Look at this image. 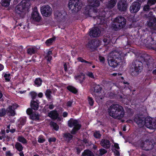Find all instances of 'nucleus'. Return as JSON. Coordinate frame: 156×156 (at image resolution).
<instances>
[{"label": "nucleus", "instance_id": "nucleus-1", "mask_svg": "<svg viewBox=\"0 0 156 156\" xmlns=\"http://www.w3.org/2000/svg\"><path fill=\"white\" fill-rule=\"evenodd\" d=\"M84 13L87 16L93 17L95 21H97V24L101 25L104 23V18L106 13L103 9L98 11L97 9L91 8L90 6H88L86 7Z\"/></svg>", "mask_w": 156, "mask_h": 156}, {"label": "nucleus", "instance_id": "nucleus-2", "mask_svg": "<svg viewBox=\"0 0 156 156\" xmlns=\"http://www.w3.org/2000/svg\"><path fill=\"white\" fill-rule=\"evenodd\" d=\"M107 112L110 116L118 119H121L125 114L123 107L119 104H115L111 105L108 108Z\"/></svg>", "mask_w": 156, "mask_h": 156}, {"label": "nucleus", "instance_id": "nucleus-3", "mask_svg": "<svg viewBox=\"0 0 156 156\" xmlns=\"http://www.w3.org/2000/svg\"><path fill=\"white\" fill-rule=\"evenodd\" d=\"M122 55L121 51H116L111 52L109 55L108 62L109 66L115 68L122 62L121 57Z\"/></svg>", "mask_w": 156, "mask_h": 156}, {"label": "nucleus", "instance_id": "nucleus-4", "mask_svg": "<svg viewBox=\"0 0 156 156\" xmlns=\"http://www.w3.org/2000/svg\"><path fill=\"white\" fill-rule=\"evenodd\" d=\"M126 24V20L123 16H118L113 20L112 27L115 30L121 29L124 27Z\"/></svg>", "mask_w": 156, "mask_h": 156}, {"label": "nucleus", "instance_id": "nucleus-5", "mask_svg": "<svg viewBox=\"0 0 156 156\" xmlns=\"http://www.w3.org/2000/svg\"><path fill=\"white\" fill-rule=\"evenodd\" d=\"M29 0H23L16 7L15 11L19 15L22 14L25 11V9L30 5Z\"/></svg>", "mask_w": 156, "mask_h": 156}, {"label": "nucleus", "instance_id": "nucleus-6", "mask_svg": "<svg viewBox=\"0 0 156 156\" xmlns=\"http://www.w3.org/2000/svg\"><path fill=\"white\" fill-rule=\"evenodd\" d=\"M82 5L81 0H70L69 7L73 12H78L81 9Z\"/></svg>", "mask_w": 156, "mask_h": 156}, {"label": "nucleus", "instance_id": "nucleus-7", "mask_svg": "<svg viewBox=\"0 0 156 156\" xmlns=\"http://www.w3.org/2000/svg\"><path fill=\"white\" fill-rule=\"evenodd\" d=\"M140 63H141V62L137 61L133 63L130 69L132 75L137 76L142 71V66Z\"/></svg>", "mask_w": 156, "mask_h": 156}, {"label": "nucleus", "instance_id": "nucleus-8", "mask_svg": "<svg viewBox=\"0 0 156 156\" xmlns=\"http://www.w3.org/2000/svg\"><path fill=\"white\" fill-rule=\"evenodd\" d=\"M68 126L70 127H74L71 132V133L72 134H76V131L78 130L80 128L81 126L78 122V121L76 120L72 119H70L68 122Z\"/></svg>", "mask_w": 156, "mask_h": 156}, {"label": "nucleus", "instance_id": "nucleus-9", "mask_svg": "<svg viewBox=\"0 0 156 156\" xmlns=\"http://www.w3.org/2000/svg\"><path fill=\"white\" fill-rule=\"evenodd\" d=\"M41 12L43 16L45 17L50 16L52 13V9L48 5H44L41 8Z\"/></svg>", "mask_w": 156, "mask_h": 156}, {"label": "nucleus", "instance_id": "nucleus-10", "mask_svg": "<svg viewBox=\"0 0 156 156\" xmlns=\"http://www.w3.org/2000/svg\"><path fill=\"white\" fill-rule=\"evenodd\" d=\"M146 118L143 115L138 114L135 116L134 120L139 126L142 127L144 125Z\"/></svg>", "mask_w": 156, "mask_h": 156}, {"label": "nucleus", "instance_id": "nucleus-11", "mask_svg": "<svg viewBox=\"0 0 156 156\" xmlns=\"http://www.w3.org/2000/svg\"><path fill=\"white\" fill-rule=\"evenodd\" d=\"M54 17L58 21L63 20L65 18L66 14L63 11L57 10L55 12Z\"/></svg>", "mask_w": 156, "mask_h": 156}, {"label": "nucleus", "instance_id": "nucleus-12", "mask_svg": "<svg viewBox=\"0 0 156 156\" xmlns=\"http://www.w3.org/2000/svg\"><path fill=\"white\" fill-rule=\"evenodd\" d=\"M145 125L147 128L150 129L156 128V126L154 124V120L151 118H146L145 121Z\"/></svg>", "mask_w": 156, "mask_h": 156}, {"label": "nucleus", "instance_id": "nucleus-13", "mask_svg": "<svg viewBox=\"0 0 156 156\" xmlns=\"http://www.w3.org/2000/svg\"><path fill=\"white\" fill-rule=\"evenodd\" d=\"M141 146L143 150L148 151L151 150L153 148L154 145L151 140H147L144 142L143 145Z\"/></svg>", "mask_w": 156, "mask_h": 156}, {"label": "nucleus", "instance_id": "nucleus-14", "mask_svg": "<svg viewBox=\"0 0 156 156\" xmlns=\"http://www.w3.org/2000/svg\"><path fill=\"white\" fill-rule=\"evenodd\" d=\"M140 4L138 2H135L132 3L130 7V11L132 13L138 12L140 9Z\"/></svg>", "mask_w": 156, "mask_h": 156}, {"label": "nucleus", "instance_id": "nucleus-15", "mask_svg": "<svg viewBox=\"0 0 156 156\" xmlns=\"http://www.w3.org/2000/svg\"><path fill=\"white\" fill-rule=\"evenodd\" d=\"M32 18L34 20L39 22L41 19V16L38 12L36 7L34 8L32 14Z\"/></svg>", "mask_w": 156, "mask_h": 156}, {"label": "nucleus", "instance_id": "nucleus-16", "mask_svg": "<svg viewBox=\"0 0 156 156\" xmlns=\"http://www.w3.org/2000/svg\"><path fill=\"white\" fill-rule=\"evenodd\" d=\"M126 3L124 0H121L117 4L118 8L121 11H125L126 9Z\"/></svg>", "mask_w": 156, "mask_h": 156}, {"label": "nucleus", "instance_id": "nucleus-17", "mask_svg": "<svg viewBox=\"0 0 156 156\" xmlns=\"http://www.w3.org/2000/svg\"><path fill=\"white\" fill-rule=\"evenodd\" d=\"M100 33L99 29L97 27H95L90 31L89 35L91 37H97L100 36Z\"/></svg>", "mask_w": 156, "mask_h": 156}, {"label": "nucleus", "instance_id": "nucleus-18", "mask_svg": "<svg viewBox=\"0 0 156 156\" xmlns=\"http://www.w3.org/2000/svg\"><path fill=\"white\" fill-rule=\"evenodd\" d=\"M98 41H97L92 40L89 42L87 45V47L91 50L94 49L98 46Z\"/></svg>", "mask_w": 156, "mask_h": 156}, {"label": "nucleus", "instance_id": "nucleus-19", "mask_svg": "<svg viewBox=\"0 0 156 156\" xmlns=\"http://www.w3.org/2000/svg\"><path fill=\"white\" fill-rule=\"evenodd\" d=\"M101 145L103 147L108 149L110 147L111 143L110 141L107 139H102L100 141Z\"/></svg>", "mask_w": 156, "mask_h": 156}, {"label": "nucleus", "instance_id": "nucleus-20", "mask_svg": "<svg viewBox=\"0 0 156 156\" xmlns=\"http://www.w3.org/2000/svg\"><path fill=\"white\" fill-rule=\"evenodd\" d=\"M117 2V0H108L106 2V6L108 9H111L115 6Z\"/></svg>", "mask_w": 156, "mask_h": 156}, {"label": "nucleus", "instance_id": "nucleus-21", "mask_svg": "<svg viewBox=\"0 0 156 156\" xmlns=\"http://www.w3.org/2000/svg\"><path fill=\"white\" fill-rule=\"evenodd\" d=\"M105 94L103 90H101L96 93L94 94V96L96 98V101L98 102L100 100H101L103 99Z\"/></svg>", "mask_w": 156, "mask_h": 156}, {"label": "nucleus", "instance_id": "nucleus-22", "mask_svg": "<svg viewBox=\"0 0 156 156\" xmlns=\"http://www.w3.org/2000/svg\"><path fill=\"white\" fill-rule=\"evenodd\" d=\"M155 3L156 0H148L147 4L144 6L143 10L145 11H148L150 9V6L154 5Z\"/></svg>", "mask_w": 156, "mask_h": 156}, {"label": "nucleus", "instance_id": "nucleus-23", "mask_svg": "<svg viewBox=\"0 0 156 156\" xmlns=\"http://www.w3.org/2000/svg\"><path fill=\"white\" fill-rule=\"evenodd\" d=\"M153 59L150 56L147 55L144 58V61H143V62H145L147 66H150L153 65Z\"/></svg>", "mask_w": 156, "mask_h": 156}, {"label": "nucleus", "instance_id": "nucleus-24", "mask_svg": "<svg viewBox=\"0 0 156 156\" xmlns=\"http://www.w3.org/2000/svg\"><path fill=\"white\" fill-rule=\"evenodd\" d=\"M73 136L70 133H64L63 134V138L64 140L67 142H69L72 140Z\"/></svg>", "mask_w": 156, "mask_h": 156}, {"label": "nucleus", "instance_id": "nucleus-25", "mask_svg": "<svg viewBox=\"0 0 156 156\" xmlns=\"http://www.w3.org/2000/svg\"><path fill=\"white\" fill-rule=\"evenodd\" d=\"M98 0H88L90 5L94 7H97L100 5V3Z\"/></svg>", "mask_w": 156, "mask_h": 156}, {"label": "nucleus", "instance_id": "nucleus-26", "mask_svg": "<svg viewBox=\"0 0 156 156\" xmlns=\"http://www.w3.org/2000/svg\"><path fill=\"white\" fill-rule=\"evenodd\" d=\"M7 114L9 116H14L15 114V111L12 109L11 106H9L6 109Z\"/></svg>", "mask_w": 156, "mask_h": 156}, {"label": "nucleus", "instance_id": "nucleus-27", "mask_svg": "<svg viewBox=\"0 0 156 156\" xmlns=\"http://www.w3.org/2000/svg\"><path fill=\"white\" fill-rule=\"evenodd\" d=\"M58 116V113L57 111L55 110L50 112L48 114V116L53 119H56Z\"/></svg>", "mask_w": 156, "mask_h": 156}, {"label": "nucleus", "instance_id": "nucleus-28", "mask_svg": "<svg viewBox=\"0 0 156 156\" xmlns=\"http://www.w3.org/2000/svg\"><path fill=\"white\" fill-rule=\"evenodd\" d=\"M37 48L35 47H32L27 49V53L30 55L34 54L37 52Z\"/></svg>", "mask_w": 156, "mask_h": 156}, {"label": "nucleus", "instance_id": "nucleus-29", "mask_svg": "<svg viewBox=\"0 0 156 156\" xmlns=\"http://www.w3.org/2000/svg\"><path fill=\"white\" fill-rule=\"evenodd\" d=\"M34 100L32 101L30 103V106L34 110H37L39 107V103Z\"/></svg>", "mask_w": 156, "mask_h": 156}, {"label": "nucleus", "instance_id": "nucleus-30", "mask_svg": "<svg viewBox=\"0 0 156 156\" xmlns=\"http://www.w3.org/2000/svg\"><path fill=\"white\" fill-rule=\"evenodd\" d=\"M81 156H94L93 153L89 150H86L82 153Z\"/></svg>", "mask_w": 156, "mask_h": 156}, {"label": "nucleus", "instance_id": "nucleus-31", "mask_svg": "<svg viewBox=\"0 0 156 156\" xmlns=\"http://www.w3.org/2000/svg\"><path fill=\"white\" fill-rule=\"evenodd\" d=\"M55 39L56 38L55 37H53L49 39L46 41L45 43L46 44L47 46H49L51 45L52 43L55 41Z\"/></svg>", "mask_w": 156, "mask_h": 156}, {"label": "nucleus", "instance_id": "nucleus-32", "mask_svg": "<svg viewBox=\"0 0 156 156\" xmlns=\"http://www.w3.org/2000/svg\"><path fill=\"white\" fill-rule=\"evenodd\" d=\"M30 118L33 120H38L39 118V115L37 112L31 114L30 115Z\"/></svg>", "mask_w": 156, "mask_h": 156}, {"label": "nucleus", "instance_id": "nucleus-33", "mask_svg": "<svg viewBox=\"0 0 156 156\" xmlns=\"http://www.w3.org/2000/svg\"><path fill=\"white\" fill-rule=\"evenodd\" d=\"M17 140L23 144H27V140L22 136H19L17 138Z\"/></svg>", "mask_w": 156, "mask_h": 156}, {"label": "nucleus", "instance_id": "nucleus-34", "mask_svg": "<svg viewBox=\"0 0 156 156\" xmlns=\"http://www.w3.org/2000/svg\"><path fill=\"white\" fill-rule=\"evenodd\" d=\"M10 2V0H2L1 5L2 6L7 7L9 5Z\"/></svg>", "mask_w": 156, "mask_h": 156}, {"label": "nucleus", "instance_id": "nucleus-35", "mask_svg": "<svg viewBox=\"0 0 156 156\" xmlns=\"http://www.w3.org/2000/svg\"><path fill=\"white\" fill-rule=\"evenodd\" d=\"M15 147L19 151H21L23 149V147L22 145L19 142H16V143Z\"/></svg>", "mask_w": 156, "mask_h": 156}, {"label": "nucleus", "instance_id": "nucleus-36", "mask_svg": "<svg viewBox=\"0 0 156 156\" xmlns=\"http://www.w3.org/2000/svg\"><path fill=\"white\" fill-rule=\"evenodd\" d=\"M94 88L95 93L101 90V88L98 85L95 84L94 86Z\"/></svg>", "mask_w": 156, "mask_h": 156}, {"label": "nucleus", "instance_id": "nucleus-37", "mask_svg": "<svg viewBox=\"0 0 156 156\" xmlns=\"http://www.w3.org/2000/svg\"><path fill=\"white\" fill-rule=\"evenodd\" d=\"M52 54V51H48L46 54V55L45 56V58L47 59L48 61L50 62V61L52 59V57L51 56Z\"/></svg>", "mask_w": 156, "mask_h": 156}, {"label": "nucleus", "instance_id": "nucleus-38", "mask_svg": "<svg viewBox=\"0 0 156 156\" xmlns=\"http://www.w3.org/2000/svg\"><path fill=\"white\" fill-rule=\"evenodd\" d=\"M42 82V80L40 78H38L35 79L34 83L37 87H39L41 85Z\"/></svg>", "mask_w": 156, "mask_h": 156}, {"label": "nucleus", "instance_id": "nucleus-39", "mask_svg": "<svg viewBox=\"0 0 156 156\" xmlns=\"http://www.w3.org/2000/svg\"><path fill=\"white\" fill-rule=\"evenodd\" d=\"M67 88L69 90L74 94L76 93L77 92L76 89L73 86H69L67 87Z\"/></svg>", "mask_w": 156, "mask_h": 156}, {"label": "nucleus", "instance_id": "nucleus-40", "mask_svg": "<svg viewBox=\"0 0 156 156\" xmlns=\"http://www.w3.org/2000/svg\"><path fill=\"white\" fill-rule=\"evenodd\" d=\"M51 126L56 131H57L59 129L58 126L55 123L51 122L50 123Z\"/></svg>", "mask_w": 156, "mask_h": 156}, {"label": "nucleus", "instance_id": "nucleus-41", "mask_svg": "<svg viewBox=\"0 0 156 156\" xmlns=\"http://www.w3.org/2000/svg\"><path fill=\"white\" fill-rule=\"evenodd\" d=\"M52 92L49 89L47 90L45 92V95L46 97L50 99L51 98V94Z\"/></svg>", "mask_w": 156, "mask_h": 156}, {"label": "nucleus", "instance_id": "nucleus-42", "mask_svg": "<svg viewBox=\"0 0 156 156\" xmlns=\"http://www.w3.org/2000/svg\"><path fill=\"white\" fill-rule=\"evenodd\" d=\"M151 15L147 17L148 20L150 21H152L154 23H156V17H155L152 14V12H151Z\"/></svg>", "mask_w": 156, "mask_h": 156}, {"label": "nucleus", "instance_id": "nucleus-43", "mask_svg": "<svg viewBox=\"0 0 156 156\" xmlns=\"http://www.w3.org/2000/svg\"><path fill=\"white\" fill-rule=\"evenodd\" d=\"M7 114L6 110L5 108H3L0 109V116L2 117Z\"/></svg>", "mask_w": 156, "mask_h": 156}, {"label": "nucleus", "instance_id": "nucleus-44", "mask_svg": "<svg viewBox=\"0 0 156 156\" xmlns=\"http://www.w3.org/2000/svg\"><path fill=\"white\" fill-rule=\"evenodd\" d=\"M99 154L102 155L107 152V151L104 148H101L99 150Z\"/></svg>", "mask_w": 156, "mask_h": 156}, {"label": "nucleus", "instance_id": "nucleus-45", "mask_svg": "<svg viewBox=\"0 0 156 156\" xmlns=\"http://www.w3.org/2000/svg\"><path fill=\"white\" fill-rule=\"evenodd\" d=\"M4 77L7 81H9L11 78L10 74H5L4 76Z\"/></svg>", "mask_w": 156, "mask_h": 156}, {"label": "nucleus", "instance_id": "nucleus-46", "mask_svg": "<svg viewBox=\"0 0 156 156\" xmlns=\"http://www.w3.org/2000/svg\"><path fill=\"white\" fill-rule=\"evenodd\" d=\"M94 136L95 138H99L101 137V135L99 131H96L94 133Z\"/></svg>", "mask_w": 156, "mask_h": 156}, {"label": "nucleus", "instance_id": "nucleus-47", "mask_svg": "<svg viewBox=\"0 0 156 156\" xmlns=\"http://www.w3.org/2000/svg\"><path fill=\"white\" fill-rule=\"evenodd\" d=\"M88 101L89 104L90 106H93L94 104V101L93 99L90 97H89L88 98Z\"/></svg>", "mask_w": 156, "mask_h": 156}, {"label": "nucleus", "instance_id": "nucleus-48", "mask_svg": "<svg viewBox=\"0 0 156 156\" xmlns=\"http://www.w3.org/2000/svg\"><path fill=\"white\" fill-rule=\"evenodd\" d=\"M86 75L91 78L94 79V77L93 73L89 72H88L86 73Z\"/></svg>", "mask_w": 156, "mask_h": 156}, {"label": "nucleus", "instance_id": "nucleus-49", "mask_svg": "<svg viewBox=\"0 0 156 156\" xmlns=\"http://www.w3.org/2000/svg\"><path fill=\"white\" fill-rule=\"evenodd\" d=\"M31 98L33 99H34L37 96V94L35 93V92H31L30 93Z\"/></svg>", "mask_w": 156, "mask_h": 156}, {"label": "nucleus", "instance_id": "nucleus-50", "mask_svg": "<svg viewBox=\"0 0 156 156\" xmlns=\"http://www.w3.org/2000/svg\"><path fill=\"white\" fill-rule=\"evenodd\" d=\"M45 139L42 137L40 136L38 138V141L40 143H42L45 141Z\"/></svg>", "mask_w": 156, "mask_h": 156}, {"label": "nucleus", "instance_id": "nucleus-51", "mask_svg": "<svg viewBox=\"0 0 156 156\" xmlns=\"http://www.w3.org/2000/svg\"><path fill=\"white\" fill-rule=\"evenodd\" d=\"M32 110L30 108H28L27 110V113L28 115H31L32 112Z\"/></svg>", "mask_w": 156, "mask_h": 156}, {"label": "nucleus", "instance_id": "nucleus-52", "mask_svg": "<svg viewBox=\"0 0 156 156\" xmlns=\"http://www.w3.org/2000/svg\"><path fill=\"white\" fill-rule=\"evenodd\" d=\"M10 106H11L12 107V108L14 110L15 109H16L18 107V106L17 104H13L12 105H9Z\"/></svg>", "mask_w": 156, "mask_h": 156}, {"label": "nucleus", "instance_id": "nucleus-53", "mask_svg": "<svg viewBox=\"0 0 156 156\" xmlns=\"http://www.w3.org/2000/svg\"><path fill=\"white\" fill-rule=\"evenodd\" d=\"M56 139L55 137H51L49 138L48 141L49 142H54L56 141Z\"/></svg>", "mask_w": 156, "mask_h": 156}, {"label": "nucleus", "instance_id": "nucleus-54", "mask_svg": "<svg viewBox=\"0 0 156 156\" xmlns=\"http://www.w3.org/2000/svg\"><path fill=\"white\" fill-rule=\"evenodd\" d=\"M77 60L79 62H85L86 60L83 59L81 57H79L77 59Z\"/></svg>", "mask_w": 156, "mask_h": 156}, {"label": "nucleus", "instance_id": "nucleus-55", "mask_svg": "<svg viewBox=\"0 0 156 156\" xmlns=\"http://www.w3.org/2000/svg\"><path fill=\"white\" fill-rule=\"evenodd\" d=\"M99 59L100 61V62L104 63L105 61V59L104 57L101 56H100L99 57Z\"/></svg>", "mask_w": 156, "mask_h": 156}, {"label": "nucleus", "instance_id": "nucleus-56", "mask_svg": "<svg viewBox=\"0 0 156 156\" xmlns=\"http://www.w3.org/2000/svg\"><path fill=\"white\" fill-rule=\"evenodd\" d=\"M114 153L115 155H116L117 156H119L120 155L119 152L118 150H115L114 152Z\"/></svg>", "mask_w": 156, "mask_h": 156}, {"label": "nucleus", "instance_id": "nucleus-57", "mask_svg": "<svg viewBox=\"0 0 156 156\" xmlns=\"http://www.w3.org/2000/svg\"><path fill=\"white\" fill-rule=\"evenodd\" d=\"M6 156H12V154L10 151H7L6 153Z\"/></svg>", "mask_w": 156, "mask_h": 156}, {"label": "nucleus", "instance_id": "nucleus-58", "mask_svg": "<svg viewBox=\"0 0 156 156\" xmlns=\"http://www.w3.org/2000/svg\"><path fill=\"white\" fill-rule=\"evenodd\" d=\"M73 103V102L71 101H69L67 102V106L68 107H70Z\"/></svg>", "mask_w": 156, "mask_h": 156}, {"label": "nucleus", "instance_id": "nucleus-59", "mask_svg": "<svg viewBox=\"0 0 156 156\" xmlns=\"http://www.w3.org/2000/svg\"><path fill=\"white\" fill-rule=\"evenodd\" d=\"M114 146L116 148L118 149H119V144L117 143H115L114 144Z\"/></svg>", "mask_w": 156, "mask_h": 156}, {"label": "nucleus", "instance_id": "nucleus-60", "mask_svg": "<svg viewBox=\"0 0 156 156\" xmlns=\"http://www.w3.org/2000/svg\"><path fill=\"white\" fill-rule=\"evenodd\" d=\"M64 70L65 71L67 72V63H65L64 65Z\"/></svg>", "mask_w": 156, "mask_h": 156}, {"label": "nucleus", "instance_id": "nucleus-61", "mask_svg": "<svg viewBox=\"0 0 156 156\" xmlns=\"http://www.w3.org/2000/svg\"><path fill=\"white\" fill-rule=\"evenodd\" d=\"M153 23L154 22L153 21L152 22L151 21H150V22L148 23V25L149 26L151 27L152 26Z\"/></svg>", "mask_w": 156, "mask_h": 156}, {"label": "nucleus", "instance_id": "nucleus-62", "mask_svg": "<svg viewBox=\"0 0 156 156\" xmlns=\"http://www.w3.org/2000/svg\"><path fill=\"white\" fill-rule=\"evenodd\" d=\"M85 63H86L87 64V66H90L92 63L91 62H88L86 61Z\"/></svg>", "mask_w": 156, "mask_h": 156}, {"label": "nucleus", "instance_id": "nucleus-63", "mask_svg": "<svg viewBox=\"0 0 156 156\" xmlns=\"http://www.w3.org/2000/svg\"><path fill=\"white\" fill-rule=\"evenodd\" d=\"M68 115V113L66 112H64L63 113V116L64 117H66Z\"/></svg>", "mask_w": 156, "mask_h": 156}, {"label": "nucleus", "instance_id": "nucleus-64", "mask_svg": "<svg viewBox=\"0 0 156 156\" xmlns=\"http://www.w3.org/2000/svg\"><path fill=\"white\" fill-rule=\"evenodd\" d=\"M151 44H154L155 43L154 42V39L153 38H152V37H151Z\"/></svg>", "mask_w": 156, "mask_h": 156}]
</instances>
